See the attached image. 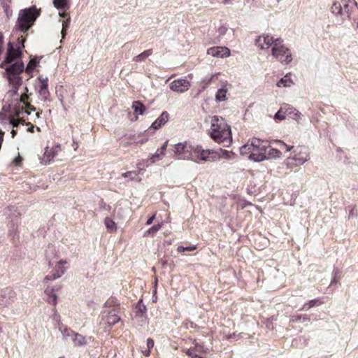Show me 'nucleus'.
I'll return each instance as SVG.
<instances>
[{"mask_svg": "<svg viewBox=\"0 0 358 358\" xmlns=\"http://www.w3.org/2000/svg\"><path fill=\"white\" fill-rule=\"evenodd\" d=\"M58 291L59 288H57L54 286L46 287L44 290L45 301L52 306H56L58 301Z\"/></svg>", "mask_w": 358, "mask_h": 358, "instance_id": "2eb2a0df", "label": "nucleus"}, {"mask_svg": "<svg viewBox=\"0 0 358 358\" xmlns=\"http://www.w3.org/2000/svg\"><path fill=\"white\" fill-rule=\"evenodd\" d=\"M120 320V317L117 315L115 310H111L103 317V322L105 324L112 326L117 323Z\"/></svg>", "mask_w": 358, "mask_h": 358, "instance_id": "6ab92c4d", "label": "nucleus"}, {"mask_svg": "<svg viewBox=\"0 0 358 358\" xmlns=\"http://www.w3.org/2000/svg\"><path fill=\"white\" fill-rule=\"evenodd\" d=\"M331 10H332V12L336 15H342L343 14V11L341 8V6L338 3H334L331 7Z\"/></svg>", "mask_w": 358, "mask_h": 358, "instance_id": "f704fd0d", "label": "nucleus"}, {"mask_svg": "<svg viewBox=\"0 0 358 358\" xmlns=\"http://www.w3.org/2000/svg\"><path fill=\"white\" fill-rule=\"evenodd\" d=\"M163 225L164 222H161L157 225L152 226L145 232L144 236L155 234L163 227Z\"/></svg>", "mask_w": 358, "mask_h": 358, "instance_id": "a878e982", "label": "nucleus"}, {"mask_svg": "<svg viewBox=\"0 0 358 358\" xmlns=\"http://www.w3.org/2000/svg\"><path fill=\"white\" fill-rule=\"evenodd\" d=\"M153 346H154V341L151 338H148L147 340V348L148 349L151 350L153 348Z\"/></svg>", "mask_w": 358, "mask_h": 358, "instance_id": "49530a36", "label": "nucleus"}, {"mask_svg": "<svg viewBox=\"0 0 358 358\" xmlns=\"http://www.w3.org/2000/svg\"><path fill=\"white\" fill-rule=\"evenodd\" d=\"M192 144L185 141L171 145L170 152L176 160H189L192 159Z\"/></svg>", "mask_w": 358, "mask_h": 358, "instance_id": "0eeeda50", "label": "nucleus"}, {"mask_svg": "<svg viewBox=\"0 0 358 358\" xmlns=\"http://www.w3.org/2000/svg\"><path fill=\"white\" fill-rule=\"evenodd\" d=\"M275 43V38L268 34L259 35L255 39V45L261 50H268Z\"/></svg>", "mask_w": 358, "mask_h": 358, "instance_id": "f8f14e48", "label": "nucleus"}, {"mask_svg": "<svg viewBox=\"0 0 358 358\" xmlns=\"http://www.w3.org/2000/svg\"><path fill=\"white\" fill-rule=\"evenodd\" d=\"M165 155L166 153L158 148L154 154H151L149 156L150 164H155L162 160Z\"/></svg>", "mask_w": 358, "mask_h": 358, "instance_id": "4be33fe9", "label": "nucleus"}, {"mask_svg": "<svg viewBox=\"0 0 358 358\" xmlns=\"http://www.w3.org/2000/svg\"><path fill=\"white\" fill-rule=\"evenodd\" d=\"M59 358H64V357H59Z\"/></svg>", "mask_w": 358, "mask_h": 358, "instance_id": "864d4df0", "label": "nucleus"}, {"mask_svg": "<svg viewBox=\"0 0 358 358\" xmlns=\"http://www.w3.org/2000/svg\"><path fill=\"white\" fill-rule=\"evenodd\" d=\"M294 84L290 73L286 74L277 83L278 87H289Z\"/></svg>", "mask_w": 358, "mask_h": 358, "instance_id": "412c9836", "label": "nucleus"}, {"mask_svg": "<svg viewBox=\"0 0 358 358\" xmlns=\"http://www.w3.org/2000/svg\"><path fill=\"white\" fill-rule=\"evenodd\" d=\"M104 224L109 232L115 233L117 231V224L110 217H107L105 218Z\"/></svg>", "mask_w": 358, "mask_h": 358, "instance_id": "5701e85b", "label": "nucleus"}, {"mask_svg": "<svg viewBox=\"0 0 358 358\" xmlns=\"http://www.w3.org/2000/svg\"><path fill=\"white\" fill-rule=\"evenodd\" d=\"M218 154L217 151L210 149H203L201 146L196 145L193 147L192 159L194 160L210 161L217 159Z\"/></svg>", "mask_w": 358, "mask_h": 358, "instance_id": "9d476101", "label": "nucleus"}, {"mask_svg": "<svg viewBox=\"0 0 358 358\" xmlns=\"http://www.w3.org/2000/svg\"><path fill=\"white\" fill-rule=\"evenodd\" d=\"M40 85L38 89H48V78L41 76L38 77Z\"/></svg>", "mask_w": 358, "mask_h": 358, "instance_id": "e433bc0d", "label": "nucleus"}, {"mask_svg": "<svg viewBox=\"0 0 358 358\" xmlns=\"http://www.w3.org/2000/svg\"><path fill=\"white\" fill-rule=\"evenodd\" d=\"M137 314L140 316H143L146 312V307L144 304H143L141 301H139L136 305Z\"/></svg>", "mask_w": 358, "mask_h": 358, "instance_id": "c9c22d12", "label": "nucleus"}, {"mask_svg": "<svg viewBox=\"0 0 358 358\" xmlns=\"http://www.w3.org/2000/svg\"><path fill=\"white\" fill-rule=\"evenodd\" d=\"M293 155L287 158L286 161L287 164L290 163V161L295 162V166H301L310 160V153L307 148L303 146H298L294 148Z\"/></svg>", "mask_w": 358, "mask_h": 358, "instance_id": "1a4fd4ad", "label": "nucleus"}, {"mask_svg": "<svg viewBox=\"0 0 358 358\" xmlns=\"http://www.w3.org/2000/svg\"><path fill=\"white\" fill-rule=\"evenodd\" d=\"M22 161V158L18 155L17 157H16L14 159H13V163L16 165V166H19L21 164V162Z\"/></svg>", "mask_w": 358, "mask_h": 358, "instance_id": "a18cd8bd", "label": "nucleus"}, {"mask_svg": "<svg viewBox=\"0 0 358 358\" xmlns=\"http://www.w3.org/2000/svg\"><path fill=\"white\" fill-rule=\"evenodd\" d=\"M169 113L167 112H163L161 115L152 124V128L154 129H158L164 126L169 120Z\"/></svg>", "mask_w": 358, "mask_h": 358, "instance_id": "aec40b11", "label": "nucleus"}, {"mask_svg": "<svg viewBox=\"0 0 358 358\" xmlns=\"http://www.w3.org/2000/svg\"><path fill=\"white\" fill-rule=\"evenodd\" d=\"M47 259L48 260V265L52 268V270L49 275L43 278V283H47L48 281L61 278L66 271L65 265L67 264V262L66 260L59 259L57 255L52 256L50 253L47 254Z\"/></svg>", "mask_w": 358, "mask_h": 358, "instance_id": "39448f33", "label": "nucleus"}, {"mask_svg": "<svg viewBox=\"0 0 358 358\" xmlns=\"http://www.w3.org/2000/svg\"><path fill=\"white\" fill-rule=\"evenodd\" d=\"M278 143L279 144V148H281V149L285 148V150H286L287 152H289V151H291V150H294V148H295V147H294V146H289V145H287V144H285L284 142L280 141H279L278 142Z\"/></svg>", "mask_w": 358, "mask_h": 358, "instance_id": "58836bf2", "label": "nucleus"}, {"mask_svg": "<svg viewBox=\"0 0 358 358\" xmlns=\"http://www.w3.org/2000/svg\"><path fill=\"white\" fill-rule=\"evenodd\" d=\"M169 87L172 91L180 94L189 90L190 83L186 79H178L171 82Z\"/></svg>", "mask_w": 358, "mask_h": 358, "instance_id": "4468645a", "label": "nucleus"}, {"mask_svg": "<svg viewBox=\"0 0 358 358\" xmlns=\"http://www.w3.org/2000/svg\"><path fill=\"white\" fill-rule=\"evenodd\" d=\"M266 155L270 158H280L282 153L278 149L269 148L268 150L266 149Z\"/></svg>", "mask_w": 358, "mask_h": 358, "instance_id": "bb28decb", "label": "nucleus"}, {"mask_svg": "<svg viewBox=\"0 0 358 358\" xmlns=\"http://www.w3.org/2000/svg\"><path fill=\"white\" fill-rule=\"evenodd\" d=\"M28 90L24 87L19 98L15 99L16 103L13 105L12 110L8 113H0V124L12 127L11 134L14 137L17 129L20 125H30L27 131H34L32 122H36L40 117V112H35L36 109L28 101Z\"/></svg>", "mask_w": 358, "mask_h": 358, "instance_id": "f257e3e1", "label": "nucleus"}, {"mask_svg": "<svg viewBox=\"0 0 358 358\" xmlns=\"http://www.w3.org/2000/svg\"><path fill=\"white\" fill-rule=\"evenodd\" d=\"M207 55L216 58H227L231 55L230 50L225 46H215L207 50Z\"/></svg>", "mask_w": 358, "mask_h": 358, "instance_id": "ddd939ff", "label": "nucleus"}, {"mask_svg": "<svg viewBox=\"0 0 358 358\" xmlns=\"http://www.w3.org/2000/svg\"><path fill=\"white\" fill-rule=\"evenodd\" d=\"M143 354L146 356V357H148L150 355V349H148L147 348L146 350H143Z\"/></svg>", "mask_w": 358, "mask_h": 358, "instance_id": "8fccbe9b", "label": "nucleus"}, {"mask_svg": "<svg viewBox=\"0 0 358 358\" xmlns=\"http://www.w3.org/2000/svg\"><path fill=\"white\" fill-rule=\"evenodd\" d=\"M169 140H166L165 142L162 144V145L159 148V150H161L162 151L166 153V149H167V147H168V143H169Z\"/></svg>", "mask_w": 358, "mask_h": 358, "instance_id": "c03bdc74", "label": "nucleus"}, {"mask_svg": "<svg viewBox=\"0 0 358 358\" xmlns=\"http://www.w3.org/2000/svg\"><path fill=\"white\" fill-rule=\"evenodd\" d=\"M210 352V348L201 342H196L192 348L185 350V353L192 358H207L206 355Z\"/></svg>", "mask_w": 358, "mask_h": 358, "instance_id": "9b49d317", "label": "nucleus"}, {"mask_svg": "<svg viewBox=\"0 0 358 358\" xmlns=\"http://www.w3.org/2000/svg\"><path fill=\"white\" fill-rule=\"evenodd\" d=\"M271 55L282 64H288L292 61L290 50L280 38H275V43L271 48Z\"/></svg>", "mask_w": 358, "mask_h": 358, "instance_id": "6e6552de", "label": "nucleus"}, {"mask_svg": "<svg viewBox=\"0 0 358 358\" xmlns=\"http://www.w3.org/2000/svg\"><path fill=\"white\" fill-rule=\"evenodd\" d=\"M136 176V172H134V171H127V172L124 173L122 174V176H123L124 178L131 177V178H134V177H135Z\"/></svg>", "mask_w": 358, "mask_h": 358, "instance_id": "37998d69", "label": "nucleus"}, {"mask_svg": "<svg viewBox=\"0 0 358 358\" xmlns=\"http://www.w3.org/2000/svg\"><path fill=\"white\" fill-rule=\"evenodd\" d=\"M5 64H9L5 67L7 79L16 87L22 83V78L19 75L24 71V65L21 60V52L19 48H13L11 43L8 44L6 57L1 66H4Z\"/></svg>", "mask_w": 358, "mask_h": 358, "instance_id": "f03ea898", "label": "nucleus"}, {"mask_svg": "<svg viewBox=\"0 0 358 358\" xmlns=\"http://www.w3.org/2000/svg\"><path fill=\"white\" fill-rule=\"evenodd\" d=\"M73 341L74 343L78 345H82L85 343V338L83 336L79 335L78 334L74 335V338H73Z\"/></svg>", "mask_w": 358, "mask_h": 358, "instance_id": "72a5a7b5", "label": "nucleus"}, {"mask_svg": "<svg viewBox=\"0 0 358 358\" xmlns=\"http://www.w3.org/2000/svg\"><path fill=\"white\" fill-rule=\"evenodd\" d=\"M69 19L62 22V38H64L65 34H66V30L69 28Z\"/></svg>", "mask_w": 358, "mask_h": 358, "instance_id": "ea45409f", "label": "nucleus"}, {"mask_svg": "<svg viewBox=\"0 0 358 358\" xmlns=\"http://www.w3.org/2000/svg\"><path fill=\"white\" fill-rule=\"evenodd\" d=\"M286 118V115L284 114V108L282 106L280 109L275 113V119L282 120Z\"/></svg>", "mask_w": 358, "mask_h": 358, "instance_id": "4c0bfd02", "label": "nucleus"}, {"mask_svg": "<svg viewBox=\"0 0 358 358\" xmlns=\"http://www.w3.org/2000/svg\"><path fill=\"white\" fill-rule=\"evenodd\" d=\"M59 15H60L61 17H65V15H66V14H65V13H59Z\"/></svg>", "mask_w": 358, "mask_h": 358, "instance_id": "3c124183", "label": "nucleus"}, {"mask_svg": "<svg viewBox=\"0 0 358 358\" xmlns=\"http://www.w3.org/2000/svg\"><path fill=\"white\" fill-rule=\"evenodd\" d=\"M38 15V11L35 7L21 10L17 21V29L22 32L27 31L31 27Z\"/></svg>", "mask_w": 358, "mask_h": 358, "instance_id": "423d86ee", "label": "nucleus"}, {"mask_svg": "<svg viewBox=\"0 0 358 358\" xmlns=\"http://www.w3.org/2000/svg\"><path fill=\"white\" fill-rule=\"evenodd\" d=\"M152 55V50H147L143 52L142 53L139 54L136 57L134 58V61L135 62H142L147 59L149 56Z\"/></svg>", "mask_w": 358, "mask_h": 358, "instance_id": "c85d7f7f", "label": "nucleus"}, {"mask_svg": "<svg viewBox=\"0 0 358 358\" xmlns=\"http://www.w3.org/2000/svg\"><path fill=\"white\" fill-rule=\"evenodd\" d=\"M217 159L223 158L228 160L232 159L233 157L234 156V153L222 149H220V151L217 152Z\"/></svg>", "mask_w": 358, "mask_h": 358, "instance_id": "cd10ccee", "label": "nucleus"}, {"mask_svg": "<svg viewBox=\"0 0 358 358\" xmlns=\"http://www.w3.org/2000/svg\"><path fill=\"white\" fill-rule=\"evenodd\" d=\"M195 249L196 247L193 245L189 247L178 246L177 250L179 252H184L185 251H193Z\"/></svg>", "mask_w": 358, "mask_h": 358, "instance_id": "a19ab883", "label": "nucleus"}, {"mask_svg": "<svg viewBox=\"0 0 358 358\" xmlns=\"http://www.w3.org/2000/svg\"><path fill=\"white\" fill-rule=\"evenodd\" d=\"M59 150V145H55L52 148L46 147L42 158V161L45 163H49L57 155Z\"/></svg>", "mask_w": 358, "mask_h": 358, "instance_id": "dca6fc26", "label": "nucleus"}, {"mask_svg": "<svg viewBox=\"0 0 358 358\" xmlns=\"http://www.w3.org/2000/svg\"><path fill=\"white\" fill-rule=\"evenodd\" d=\"M4 294L9 296L10 301H13L15 293L12 290H6Z\"/></svg>", "mask_w": 358, "mask_h": 358, "instance_id": "79ce46f5", "label": "nucleus"}, {"mask_svg": "<svg viewBox=\"0 0 358 358\" xmlns=\"http://www.w3.org/2000/svg\"><path fill=\"white\" fill-rule=\"evenodd\" d=\"M155 215H153L152 217H150L147 220V222H146V224H147V225H150V224L152 223V222H153V220H155Z\"/></svg>", "mask_w": 358, "mask_h": 358, "instance_id": "09e8293b", "label": "nucleus"}, {"mask_svg": "<svg viewBox=\"0 0 358 358\" xmlns=\"http://www.w3.org/2000/svg\"><path fill=\"white\" fill-rule=\"evenodd\" d=\"M241 155L254 162H262L266 159V146L259 138H252L240 148Z\"/></svg>", "mask_w": 358, "mask_h": 358, "instance_id": "20e7f679", "label": "nucleus"}, {"mask_svg": "<svg viewBox=\"0 0 358 358\" xmlns=\"http://www.w3.org/2000/svg\"><path fill=\"white\" fill-rule=\"evenodd\" d=\"M149 159L140 160L136 164L137 169H138L139 170L145 169L147 167L149 166L150 164H151L150 163L149 164Z\"/></svg>", "mask_w": 358, "mask_h": 358, "instance_id": "473e14b6", "label": "nucleus"}, {"mask_svg": "<svg viewBox=\"0 0 358 358\" xmlns=\"http://www.w3.org/2000/svg\"><path fill=\"white\" fill-rule=\"evenodd\" d=\"M10 4L11 0H0V5L7 15H8L9 13L10 12Z\"/></svg>", "mask_w": 358, "mask_h": 358, "instance_id": "7c9ffc66", "label": "nucleus"}, {"mask_svg": "<svg viewBox=\"0 0 358 358\" xmlns=\"http://www.w3.org/2000/svg\"><path fill=\"white\" fill-rule=\"evenodd\" d=\"M209 134L210 138L224 146H229L232 143V134L230 125L226 120L217 115L209 117Z\"/></svg>", "mask_w": 358, "mask_h": 358, "instance_id": "7ed1b4c3", "label": "nucleus"}, {"mask_svg": "<svg viewBox=\"0 0 358 358\" xmlns=\"http://www.w3.org/2000/svg\"><path fill=\"white\" fill-rule=\"evenodd\" d=\"M38 63V59L37 58L31 59L27 66L26 71L29 73H31L36 66Z\"/></svg>", "mask_w": 358, "mask_h": 358, "instance_id": "2f4dec72", "label": "nucleus"}, {"mask_svg": "<svg viewBox=\"0 0 358 358\" xmlns=\"http://www.w3.org/2000/svg\"><path fill=\"white\" fill-rule=\"evenodd\" d=\"M55 7L64 10L67 8V0H53Z\"/></svg>", "mask_w": 358, "mask_h": 358, "instance_id": "c756f323", "label": "nucleus"}, {"mask_svg": "<svg viewBox=\"0 0 358 358\" xmlns=\"http://www.w3.org/2000/svg\"><path fill=\"white\" fill-rule=\"evenodd\" d=\"M3 36L2 34L0 33V55L1 54L2 51H3Z\"/></svg>", "mask_w": 358, "mask_h": 358, "instance_id": "de8ad7c7", "label": "nucleus"}, {"mask_svg": "<svg viewBox=\"0 0 358 358\" xmlns=\"http://www.w3.org/2000/svg\"><path fill=\"white\" fill-rule=\"evenodd\" d=\"M220 30H222V32H224L226 30V28L224 27H222L220 28Z\"/></svg>", "mask_w": 358, "mask_h": 358, "instance_id": "603ef678", "label": "nucleus"}, {"mask_svg": "<svg viewBox=\"0 0 358 358\" xmlns=\"http://www.w3.org/2000/svg\"><path fill=\"white\" fill-rule=\"evenodd\" d=\"M38 98L44 102L50 101V93L48 89H38Z\"/></svg>", "mask_w": 358, "mask_h": 358, "instance_id": "393cba45", "label": "nucleus"}, {"mask_svg": "<svg viewBox=\"0 0 358 358\" xmlns=\"http://www.w3.org/2000/svg\"><path fill=\"white\" fill-rule=\"evenodd\" d=\"M229 91V85L227 83H224L221 87L217 90L215 94V101L221 102L227 99V92Z\"/></svg>", "mask_w": 358, "mask_h": 358, "instance_id": "a211bd4d", "label": "nucleus"}, {"mask_svg": "<svg viewBox=\"0 0 358 358\" xmlns=\"http://www.w3.org/2000/svg\"><path fill=\"white\" fill-rule=\"evenodd\" d=\"M131 107L134 109V112L136 113H138V115H143L144 113V111L145 110V106L140 101L133 102Z\"/></svg>", "mask_w": 358, "mask_h": 358, "instance_id": "b1692460", "label": "nucleus"}, {"mask_svg": "<svg viewBox=\"0 0 358 358\" xmlns=\"http://www.w3.org/2000/svg\"><path fill=\"white\" fill-rule=\"evenodd\" d=\"M282 107L284 108V114L286 115V117H288L296 121L301 119V113L294 107L290 106H284Z\"/></svg>", "mask_w": 358, "mask_h": 358, "instance_id": "f3484780", "label": "nucleus"}]
</instances>
